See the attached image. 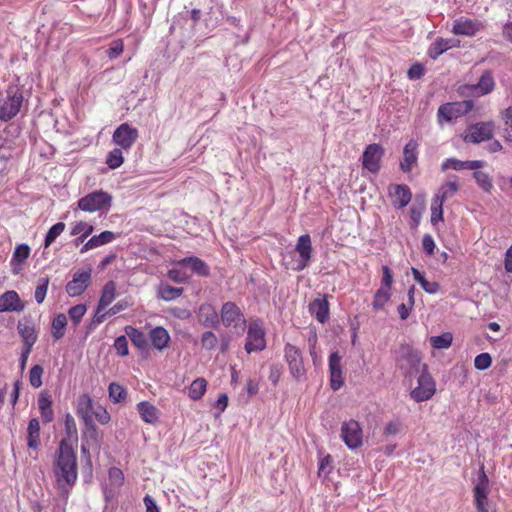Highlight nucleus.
Returning a JSON list of instances; mask_svg holds the SVG:
<instances>
[{
	"label": "nucleus",
	"instance_id": "7c9ffc66",
	"mask_svg": "<svg viewBox=\"0 0 512 512\" xmlns=\"http://www.w3.org/2000/svg\"><path fill=\"white\" fill-rule=\"evenodd\" d=\"M453 180H449L446 183L442 184L438 189L437 193L434 196V199L439 204H444V202L450 198H452L456 192L459 190V186L456 182V176H452Z\"/></svg>",
	"mask_w": 512,
	"mask_h": 512
},
{
	"label": "nucleus",
	"instance_id": "a211bd4d",
	"mask_svg": "<svg viewBox=\"0 0 512 512\" xmlns=\"http://www.w3.org/2000/svg\"><path fill=\"white\" fill-rule=\"evenodd\" d=\"M388 195L394 208L402 209L406 207L412 198L410 188L405 184H391L388 187Z\"/></svg>",
	"mask_w": 512,
	"mask_h": 512
},
{
	"label": "nucleus",
	"instance_id": "dca6fc26",
	"mask_svg": "<svg viewBox=\"0 0 512 512\" xmlns=\"http://www.w3.org/2000/svg\"><path fill=\"white\" fill-rule=\"evenodd\" d=\"M91 282V270H78L66 285V292L71 297L80 296Z\"/></svg>",
	"mask_w": 512,
	"mask_h": 512
},
{
	"label": "nucleus",
	"instance_id": "cd10ccee",
	"mask_svg": "<svg viewBox=\"0 0 512 512\" xmlns=\"http://www.w3.org/2000/svg\"><path fill=\"white\" fill-rule=\"evenodd\" d=\"M198 320L204 326L216 327L219 324V315L210 303H203L199 307Z\"/></svg>",
	"mask_w": 512,
	"mask_h": 512
},
{
	"label": "nucleus",
	"instance_id": "79ce46f5",
	"mask_svg": "<svg viewBox=\"0 0 512 512\" xmlns=\"http://www.w3.org/2000/svg\"><path fill=\"white\" fill-rule=\"evenodd\" d=\"M391 298V290L380 287L374 294L372 307L375 311H379L384 308L385 304Z\"/></svg>",
	"mask_w": 512,
	"mask_h": 512
},
{
	"label": "nucleus",
	"instance_id": "7ed1b4c3",
	"mask_svg": "<svg viewBox=\"0 0 512 512\" xmlns=\"http://www.w3.org/2000/svg\"><path fill=\"white\" fill-rule=\"evenodd\" d=\"M473 107L474 102L472 100L442 104L437 111V121L440 126H443L444 123H451L457 118L469 113Z\"/></svg>",
	"mask_w": 512,
	"mask_h": 512
},
{
	"label": "nucleus",
	"instance_id": "e2e57ef3",
	"mask_svg": "<svg viewBox=\"0 0 512 512\" xmlns=\"http://www.w3.org/2000/svg\"><path fill=\"white\" fill-rule=\"evenodd\" d=\"M114 348L118 355L127 356L129 354L128 341L126 336L121 335L114 341Z\"/></svg>",
	"mask_w": 512,
	"mask_h": 512
},
{
	"label": "nucleus",
	"instance_id": "2eb2a0df",
	"mask_svg": "<svg viewBox=\"0 0 512 512\" xmlns=\"http://www.w3.org/2000/svg\"><path fill=\"white\" fill-rule=\"evenodd\" d=\"M484 28L483 22L478 19L459 17L454 20L452 33L454 35L473 37Z\"/></svg>",
	"mask_w": 512,
	"mask_h": 512
},
{
	"label": "nucleus",
	"instance_id": "412c9836",
	"mask_svg": "<svg viewBox=\"0 0 512 512\" xmlns=\"http://www.w3.org/2000/svg\"><path fill=\"white\" fill-rule=\"evenodd\" d=\"M471 94L484 96L491 93L495 88V80L490 70H485L477 84L467 87Z\"/></svg>",
	"mask_w": 512,
	"mask_h": 512
},
{
	"label": "nucleus",
	"instance_id": "f257e3e1",
	"mask_svg": "<svg viewBox=\"0 0 512 512\" xmlns=\"http://www.w3.org/2000/svg\"><path fill=\"white\" fill-rule=\"evenodd\" d=\"M53 473L58 495L67 501L78 479L77 456L68 440L60 441L53 462Z\"/></svg>",
	"mask_w": 512,
	"mask_h": 512
},
{
	"label": "nucleus",
	"instance_id": "9d476101",
	"mask_svg": "<svg viewBox=\"0 0 512 512\" xmlns=\"http://www.w3.org/2000/svg\"><path fill=\"white\" fill-rule=\"evenodd\" d=\"M341 438L349 449H356L363 444V431L358 421L350 419L342 423Z\"/></svg>",
	"mask_w": 512,
	"mask_h": 512
},
{
	"label": "nucleus",
	"instance_id": "aec40b11",
	"mask_svg": "<svg viewBox=\"0 0 512 512\" xmlns=\"http://www.w3.org/2000/svg\"><path fill=\"white\" fill-rule=\"evenodd\" d=\"M24 309L25 303L21 300L16 291L9 290L0 295V313L22 312Z\"/></svg>",
	"mask_w": 512,
	"mask_h": 512
},
{
	"label": "nucleus",
	"instance_id": "69168bd1",
	"mask_svg": "<svg viewBox=\"0 0 512 512\" xmlns=\"http://www.w3.org/2000/svg\"><path fill=\"white\" fill-rule=\"evenodd\" d=\"M402 428H403V426H402V423L400 420L396 419V420L389 421L386 424V426L384 427L383 435H385V436L397 435L402 431Z\"/></svg>",
	"mask_w": 512,
	"mask_h": 512
},
{
	"label": "nucleus",
	"instance_id": "c03bdc74",
	"mask_svg": "<svg viewBox=\"0 0 512 512\" xmlns=\"http://www.w3.org/2000/svg\"><path fill=\"white\" fill-rule=\"evenodd\" d=\"M124 162L121 148L112 149L106 157V164L110 169L119 168Z\"/></svg>",
	"mask_w": 512,
	"mask_h": 512
},
{
	"label": "nucleus",
	"instance_id": "20e7f679",
	"mask_svg": "<svg viewBox=\"0 0 512 512\" xmlns=\"http://www.w3.org/2000/svg\"><path fill=\"white\" fill-rule=\"evenodd\" d=\"M112 203V196L104 192L94 191L78 200V207L85 212H96L101 210H109Z\"/></svg>",
	"mask_w": 512,
	"mask_h": 512
},
{
	"label": "nucleus",
	"instance_id": "39448f33",
	"mask_svg": "<svg viewBox=\"0 0 512 512\" xmlns=\"http://www.w3.org/2000/svg\"><path fill=\"white\" fill-rule=\"evenodd\" d=\"M418 385L411 393V398L416 402H423L431 399L436 392V383L428 372L426 364H422V371L418 378Z\"/></svg>",
	"mask_w": 512,
	"mask_h": 512
},
{
	"label": "nucleus",
	"instance_id": "473e14b6",
	"mask_svg": "<svg viewBox=\"0 0 512 512\" xmlns=\"http://www.w3.org/2000/svg\"><path fill=\"white\" fill-rule=\"evenodd\" d=\"M38 408L44 423H50L54 418L51 396L42 392L38 398Z\"/></svg>",
	"mask_w": 512,
	"mask_h": 512
},
{
	"label": "nucleus",
	"instance_id": "4be33fe9",
	"mask_svg": "<svg viewBox=\"0 0 512 512\" xmlns=\"http://www.w3.org/2000/svg\"><path fill=\"white\" fill-rule=\"evenodd\" d=\"M17 330L23 340V347L32 349L38 339V333L32 321L29 319L19 321Z\"/></svg>",
	"mask_w": 512,
	"mask_h": 512
},
{
	"label": "nucleus",
	"instance_id": "4d7b16f0",
	"mask_svg": "<svg viewBox=\"0 0 512 512\" xmlns=\"http://www.w3.org/2000/svg\"><path fill=\"white\" fill-rule=\"evenodd\" d=\"M108 475L112 486L119 488L124 484V474L121 469L112 467L109 469Z\"/></svg>",
	"mask_w": 512,
	"mask_h": 512
},
{
	"label": "nucleus",
	"instance_id": "a19ab883",
	"mask_svg": "<svg viewBox=\"0 0 512 512\" xmlns=\"http://www.w3.org/2000/svg\"><path fill=\"white\" fill-rule=\"evenodd\" d=\"M184 292L182 287H173L171 285H161L158 288V296L165 300L171 301L180 297Z\"/></svg>",
	"mask_w": 512,
	"mask_h": 512
},
{
	"label": "nucleus",
	"instance_id": "8fccbe9b",
	"mask_svg": "<svg viewBox=\"0 0 512 512\" xmlns=\"http://www.w3.org/2000/svg\"><path fill=\"white\" fill-rule=\"evenodd\" d=\"M452 340V334L446 332L439 336H432L430 338V343L435 349H447L451 346Z\"/></svg>",
	"mask_w": 512,
	"mask_h": 512
},
{
	"label": "nucleus",
	"instance_id": "a18cd8bd",
	"mask_svg": "<svg viewBox=\"0 0 512 512\" xmlns=\"http://www.w3.org/2000/svg\"><path fill=\"white\" fill-rule=\"evenodd\" d=\"M473 178L475 179L478 186L485 192L490 193L493 189V182L491 177L482 171H475L473 173Z\"/></svg>",
	"mask_w": 512,
	"mask_h": 512
},
{
	"label": "nucleus",
	"instance_id": "338daca9",
	"mask_svg": "<svg viewBox=\"0 0 512 512\" xmlns=\"http://www.w3.org/2000/svg\"><path fill=\"white\" fill-rule=\"evenodd\" d=\"M394 279H393V272L392 270L387 266H382V278H381V286L382 288L392 289Z\"/></svg>",
	"mask_w": 512,
	"mask_h": 512
},
{
	"label": "nucleus",
	"instance_id": "f8f14e48",
	"mask_svg": "<svg viewBox=\"0 0 512 512\" xmlns=\"http://www.w3.org/2000/svg\"><path fill=\"white\" fill-rule=\"evenodd\" d=\"M284 353L291 375L295 379L299 380L305 375L306 372L300 349L288 343L285 345Z\"/></svg>",
	"mask_w": 512,
	"mask_h": 512
},
{
	"label": "nucleus",
	"instance_id": "bf43d9fd",
	"mask_svg": "<svg viewBox=\"0 0 512 512\" xmlns=\"http://www.w3.org/2000/svg\"><path fill=\"white\" fill-rule=\"evenodd\" d=\"M492 364V358L489 353H481L475 357L474 366L478 370H486Z\"/></svg>",
	"mask_w": 512,
	"mask_h": 512
},
{
	"label": "nucleus",
	"instance_id": "c756f323",
	"mask_svg": "<svg viewBox=\"0 0 512 512\" xmlns=\"http://www.w3.org/2000/svg\"><path fill=\"white\" fill-rule=\"evenodd\" d=\"M118 237L112 231H103L99 235L92 236L80 249L81 253H85L88 250L97 248L99 246L113 242Z\"/></svg>",
	"mask_w": 512,
	"mask_h": 512
},
{
	"label": "nucleus",
	"instance_id": "3c124183",
	"mask_svg": "<svg viewBox=\"0 0 512 512\" xmlns=\"http://www.w3.org/2000/svg\"><path fill=\"white\" fill-rule=\"evenodd\" d=\"M65 227V223L57 222L48 230L44 240L45 248H48L56 240V238L65 230Z\"/></svg>",
	"mask_w": 512,
	"mask_h": 512
},
{
	"label": "nucleus",
	"instance_id": "4468645a",
	"mask_svg": "<svg viewBox=\"0 0 512 512\" xmlns=\"http://www.w3.org/2000/svg\"><path fill=\"white\" fill-rule=\"evenodd\" d=\"M383 155L384 149L380 144H369L362 155L363 168L371 173H377L380 170Z\"/></svg>",
	"mask_w": 512,
	"mask_h": 512
},
{
	"label": "nucleus",
	"instance_id": "423d86ee",
	"mask_svg": "<svg viewBox=\"0 0 512 512\" xmlns=\"http://www.w3.org/2000/svg\"><path fill=\"white\" fill-rule=\"evenodd\" d=\"M266 348L265 331L260 320L251 321L248 325L244 349L248 354L263 351Z\"/></svg>",
	"mask_w": 512,
	"mask_h": 512
},
{
	"label": "nucleus",
	"instance_id": "ea45409f",
	"mask_svg": "<svg viewBox=\"0 0 512 512\" xmlns=\"http://www.w3.org/2000/svg\"><path fill=\"white\" fill-rule=\"evenodd\" d=\"M67 326V317L60 313L56 315L51 324V335L54 340H60L64 337Z\"/></svg>",
	"mask_w": 512,
	"mask_h": 512
},
{
	"label": "nucleus",
	"instance_id": "9b49d317",
	"mask_svg": "<svg viewBox=\"0 0 512 512\" xmlns=\"http://www.w3.org/2000/svg\"><path fill=\"white\" fill-rule=\"evenodd\" d=\"M295 251L299 254V259L292 267V270L299 272L308 267L313 255V247L311 237L309 234L301 235L298 238L295 246Z\"/></svg>",
	"mask_w": 512,
	"mask_h": 512
},
{
	"label": "nucleus",
	"instance_id": "5701e85b",
	"mask_svg": "<svg viewBox=\"0 0 512 512\" xmlns=\"http://www.w3.org/2000/svg\"><path fill=\"white\" fill-rule=\"evenodd\" d=\"M95 407L93 400L89 394L83 393L77 398L76 414L83 421V423H89L93 419V411Z\"/></svg>",
	"mask_w": 512,
	"mask_h": 512
},
{
	"label": "nucleus",
	"instance_id": "5fc2aeb1",
	"mask_svg": "<svg viewBox=\"0 0 512 512\" xmlns=\"http://www.w3.org/2000/svg\"><path fill=\"white\" fill-rule=\"evenodd\" d=\"M44 370L40 365H34L29 372V382L34 388H39L42 385V376Z\"/></svg>",
	"mask_w": 512,
	"mask_h": 512
},
{
	"label": "nucleus",
	"instance_id": "a878e982",
	"mask_svg": "<svg viewBox=\"0 0 512 512\" xmlns=\"http://www.w3.org/2000/svg\"><path fill=\"white\" fill-rule=\"evenodd\" d=\"M418 143L415 140H410L404 147L403 160L400 167L404 172H410L418 160Z\"/></svg>",
	"mask_w": 512,
	"mask_h": 512
},
{
	"label": "nucleus",
	"instance_id": "6e6d98bb",
	"mask_svg": "<svg viewBox=\"0 0 512 512\" xmlns=\"http://www.w3.org/2000/svg\"><path fill=\"white\" fill-rule=\"evenodd\" d=\"M201 346L203 349L212 350L216 348L218 344V338L212 331H206L201 336Z\"/></svg>",
	"mask_w": 512,
	"mask_h": 512
},
{
	"label": "nucleus",
	"instance_id": "37998d69",
	"mask_svg": "<svg viewBox=\"0 0 512 512\" xmlns=\"http://www.w3.org/2000/svg\"><path fill=\"white\" fill-rule=\"evenodd\" d=\"M503 137L506 141L512 142V107L506 108L502 113Z\"/></svg>",
	"mask_w": 512,
	"mask_h": 512
},
{
	"label": "nucleus",
	"instance_id": "1a4fd4ad",
	"mask_svg": "<svg viewBox=\"0 0 512 512\" xmlns=\"http://www.w3.org/2000/svg\"><path fill=\"white\" fill-rule=\"evenodd\" d=\"M396 362L398 366L406 370L408 374L412 371H418L421 365V355L412 346L403 344L397 352Z\"/></svg>",
	"mask_w": 512,
	"mask_h": 512
},
{
	"label": "nucleus",
	"instance_id": "72a5a7b5",
	"mask_svg": "<svg viewBox=\"0 0 512 512\" xmlns=\"http://www.w3.org/2000/svg\"><path fill=\"white\" fill-rule=\"evenodd\" d=\"M137 410L141 419L149 424H155L159 418L158 409L148 401H142L137 404Z\"/></svg>",
	"mask_w": 512,
	"mask_h": 512
},
{
	"label": "nucleus",
	"instance_id": "09e8293b",
	"mask_svg": "<svg viewBox=\"0 0 512 512\" xmlns=\"http://www.w3.org/2000/svg\"><path fill=\"white\" fill-rule=\"evenodd\" d=\"M94 231V227L85 221H77L72 224L70 234L80 235L83 237L90 236Z\"/></svg>",
	"mask_w": 512,
	"mask_h": 512
},
{
	"label": "nucleus",
	"instance_id": "c9c22d12",
	"mask_svg": "<svg viewBox=\"0 0 512 512\" xmlns=\"http://www.w3.org/2000/svg\"><path fill=\"white\" fill-rule=\"evenodd\" d=\"M411 272L414 280L420 284V286L425 292H427L428 294H437L439 292V283L428 281L417 268L412 267Z\"/></svg>",
	"mask_w": 512,
	"mask_h": 512
},
{
	"label": "nucleus",
	"instance_id": "f3484780",
	"mask_svg": "<svg viewBox=\"0 0 512 512\" xmlns=\"http://www.w3.org/2000/svg\"><path fill=\"white\" fill-rule=\"evenodd\" d=\"M488 477L484 471L479 476L478 482L473 489L475 506L478 512H488L487 500L489 494Z\"/></svg>",
	"mask_w": 512,
	"mask_h": 512
},
{
	"label": "nucleus",
	"instance_id": "f03ea898",
	"mask_svg": "<svg viewBox=\"0 0 512 512\" xmlns=\"http://www.w3.org/2000/svg\"><path fill=\"white\" fill-rule=\"evenodd\" d=\"M23 100V92L18 86H8L6 97L0 105V120L8 122L16 117L20 112Z\"/></svg>",
	"mask_w": 512,
	"mask_h": 512
},
{
	"label": "nucleus",
	"instance_id": "6e6552de",
	"mask_svg": "<svg viewBox=\"0 0 512 512\" xmlns=\"http://www.w3.org/2000/svg\"><path fill=\"white\" fill-rule=\"evenodd\" d=\"M220 316L223 325L227 328L244 329L246 326L244 313L235 302L227 301L223 303Z\"/></svg>",
	"mask_w": 512,
	"mask_h": 512
},
{
	"label": "nucleus",
	"instance_id": "052dcab7",
	"mask_svg": "<svg viewBox=\"0 0 512 512\" xmlns=\"http://www.w3.org/2000/svg\"><path fill=\"white\" fill-rule=\"evenodd\" d=\"M124 50V43H123V40L122 39H117V40H114L108 50H107V56L110 58V59H115L117 58L118 56H120L122 54Z\"/></svg>",
	"mask_w": 512,
	"mask_h": 512
},
{
	"label": "nucleus",
	"instance_id": "49530a36",
	"mask_svg": "<svg viewBox=\"0 0 512 512\" xmlns=\"http://www.w3.org/2000/svg\"><path fill=\"white\" fill-rule=\"evenodd\" d=\"M49 282L50 279L48 276L42 277L38 280L34 293L35 301L38 304H42L44 302L48 291Z\"/></svg>",
	"mask_w": 512,
	"mask_h": 512
},
{
	"label": "nucleus",
	"instance_id": "2f4dec72",
	"mask_svg": "<svg viewBox=\"0 0 512 512\" xmlns=\"http://www.w3.org/2000/svg\"><path fill=\"white\" fill-rule=\"evenodd\" d=\"M309 310L320 323H325L329 316V303L324 298H317L310 303Z\"/></svg>",
	"mask_w": 512,
	"mask_h": 512
},
{
	"label": "nucleus",
	"instance_id": "393cba45",
	"mask_svg": "<svg viewBox=\"0 0 512 512\" xmlns=\"http://www.w3.org/2000/svg\"><path fill=\"white\" fill-rule=\"evenodd\" d=\"M176 264L182 267H189L193 273L201 277H208L210 275L208 264L196 256L185 257L178 260Z\"/></svg>",
	"mask_w": 512,
	"mask_h": 512
},
{
	"label": "nucleus",
	"instance_id": "58836bf2",
	"mask_svg": "<svg viewBox=\"0 0 512 512\" xmlns=\"http://www.w3.org/2000/svg\"><path fill=\"white\" fill-rule=\"evenodd\" d=\"M125 333L130 338L132 344L135 347L141 350L148 348V342L145 334L138 330L137 328H134L133 326H126Z\"/></svg>",
	"mask_w": 512,
	"mask_h": 512
},
{
	"label": "nucleus",
	"instance_id": "0e129e2a",
	"mask_svg": "<svg viewBox=\"0 0 512 512\" xmlns=\"http://www.w3.org/2000/svg\"><path fill=\"white\" fill-rule=\"evenodd\" d=\"M167 276L170 280L176 283H185L189 279V275L185 271L176 268L168 270Z\"/></svg>",
	"mask_w": 512,
	"mask_h": 512
},
{
	"label": "nucleus",
	"instance_id": "ddd939ff",
	"mask_svg": "<svg viewBox=\"0 0 512 512\" xmlns=\"http://www.w3.org/2000/svg\"><path fill=\"white\" fill-rule=\"evenodd\" d=\"M138 130L128 123L119 125L112 136L113 142L121 149H130L138 138Z\"/></svg>",
	"mask_w": 512,
	"mask_h": 512
},
{
	"label": "nucleus",
	"instance_id": "864d4df0",
	"mask_svg": "<svg viewBox=\"0 0 512 512\" xmlns=\"http://www.w3.org/2000/svg\"><path fill=\"white\" fill-rule=\"evenodd\" d=\"M86 311H87V307L85 304H78V305L72 306L68 310V316L71 319V321L73 322L74 326H77L81 322Z\"/></svg>",
	"mask_w": 512,
	"mask_h": 512
},
{
	"label": "nucleus",
	"instance_id": "13d9d810",
	"mask_svg": "<svg viewBox=\"0 0 512 512\" xmlns=\"http://www.w3.org/2000/svg\"><path fill=\"white\" fill-rule=\"evenodd\" d=\"M30 255V247L26 244H20L15 248L12 261L23 263Z\"/></svg>",
	"mask_w": 512,
	"mask_h": 512
},
{
	"label": "nucleus",
	"instance_id": "4c0bfd02",
	"mask_svg": "<svg viewBox=\"0 0 512 512\" xmlns=\"http://www.w3.org/2000/svg\"><path fill=\"white\" fill-rule=\"evenodd\" d=\"M207 385L208 383L205 378H196L188 388V397L194 401L200 400L206 393Z\"/></svg>",
	"mask_w": 512,
	"mask_h": 512
},
{
	"label": "nucleus",
	"instance_id": "f704fd0d",
	"mask_svg": "<svg viewBox=\"0 0 512 512\" xmlns=\"http://www.w3.org/2000/svg\"><path fill=\"white\" fill-rule=\"evenodd\" d=\"M27 445L34 450L40 445V423L38 419L33 418L29 421L27 428Z\"/></svg>",
	"mask_w": 512,
	"mask_h": 512
},
{
	"label": "nucleus",
	"instance_id": "b1692460",
	"mask_svg": "<svg viewBox=\"0 0 512 512\" xmlns=\"http://www.w3.org/2000/svg\"><path fill=\"white\" fill-rule=\"evenodd\" d=\"M485 162L481 160H466L462 161L456 158H447L441 165L442 171L448 169L460 170H478L484 166Z\"/></svg>",
	"mask_w": 512,
	"mask_h": 512
},
{
	"label": "nucleus",
	"instance_id": "6ab92c4d",
	"mask_svg": "<svg viewBox=\"0 0 512 512\" xmlns=\"http://www.w3.org/2000/svg\"><path fill=\"white\" fill-rule=\"evenodd\" d=\"M329 373L331 388L334 391L339 390L344 384V379L341 365V356L338 352L331 353L329 357Z\"/></svg>",
	"mask_w": 512,
	"mask_h": 512
},
{
	"label": "nucleus",
	"instance_id": "de8ad7c7",
	"mask_svg": "<svg viewBox=\"0 0 512 512\" xmlns=\"http://www.w3.org/2000/svg\"><path fill=\"white\" fill-rule=\"evenodd\" d=\"M109 397L114 403H120L127 397L126 389L117 383H111L108 388Z\"/></svg>",
	"mask_w": 512,
	"mask_h": 512
},
{
	"label": "nucleus",
	"instance_id": "774afa93",
	"mask_svg": "<svg viewBox=\"0 0 512 512\" xmlns=\"http://www.w3.org/2000/svg\"><path fill=\"white\" fill-rule=\"evenodd\" d=\"M438 221H443V204H439L433 198L431 205V222L436 224Z\"/></svg>",
	"mask_w": 512,
	"mask_h": 512
},
{
	"label": "nucleus",
	"instance_id": "e433bc0d",
	"mask_svg": "<svg viewBox=\"0 0 512 512\" xmlns=\"http://www.w3.org/2000/svg\"><path fill=\"white\" fill-rule=\"evenodd\" d=\"M116 284L114 281H108L102 288L98 305L100 309H106L115 299Z\"/></svg>",
	"mask_w": 512,
	"mask_h": 512
},
{
	"label": "nucleus",
	"instance_id": "0eeeda50",
	"mask_svg": "<svg viewBox=\"0 0 512 512\" xmlns=\"http://www.w3.org/2000/svg\"><path fill=\"white\" fill-rule=\"evenodd\" d=\"M495 124L492 121L478 122L467 127L463 135L465 143L478 144L493 137Z\"/></svg>",
	"mask_w": 512,
	"mask_h": 512
},
{
	"label": "nucleus",
	"instance_id": "603ef678",
	"mask_svg": "<svg viewBox=\"0 0 512 512\" xmlns=\"http://www.w3.org/2000/svg\"><path fill=\"white\" fill-rule=\"evenodd\" d=\"M64 425L67 433V438H65V440H68L69 443L73 445V441L77 440V426L72 415L67 414L65 416Z\"/></svg>",
	"mask_w": 512,
	"mask_h": 512
},
{
	"label": "nucleus",
	"instance_id": "680f3d73",
	"mask_svg": "<svg viewBox=\"0 0 512 512\" xmlns=\"http://www.w3.org/2000/svg\"><path fill=\"white\" fill-rule=\"evenodd\" d=\"M93 418H95L100 424L106 425L110 422L111 416L109 412L103 406L98 405L93 411Z\"/></svg>",
	"mask_w": 512,
	"mask_h": 512
},
{
	"label": "nucleus",
	"instance_id": "c85d7f7f",
	"mask_svg": "<svg viewBox=\"0 0 512 512\" xmlns=\"http://www.w3.org/2000/svg\"><path fill=\"white\" fill-rule=\"evenodd\" d=\"M149 339L152 346L159 351L166 349L171 340L168 331L162 326H157L151 329L149 331Z\"/></svg>",
	"mask_w": 512,
	"mask_h": 512
},
{
	"label": "nucleus",
	"instance_id": "bb28decb",
	"mask_svg": "<svg viewBox=\"0 0 512 512\" xmlns=\"http://www.w3.org/2000/svg\"><path fill=\"white\" fill-rule=\"evenodd\" d=\"M460 41L459 40H453V39H446L439 37L437 38L428 49V56L431 59H437L440 55H442L447 50L459 47Z\"/></svg>",
	"mask_w": 512,
	"mask_h": 512
}]
</instances>
